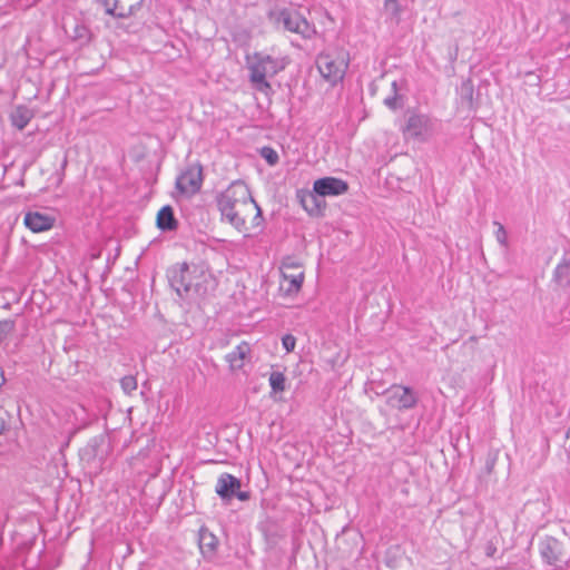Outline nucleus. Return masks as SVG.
<instances>
[{
  "mask_svg": "<svg viewBox=\"0 0 570 570\" xmlns=\"http://www.w3.org/2000/svg\"><path fill=\"white\" fill-rule=\"evenodd\" d=\"M281 273L283 277L281 289L287 295L298 293L304 282V271L301 263L287 258L282 263Z\"/></svg>",
  "mask_w": 570,
  "mask_h": 570,
  "instance_id": "6",
  "label": "nucleus"
},
{
  "mask_svg": "<svg viewBox=\"0 0 570 570\" xmlns=\"http://www.w3.org/2000/svg\"><path fill=\"white\" fill-rule=\"evenodd\" d=\"M570 271V266L568 264H560L558 265L556 269V276L558 278H561L562 276L567 275Z\"/></svg>",
  "mask_w": 570,
  "mask_h": 570,
  "instance_id": "28",
  "label": "nucleus"
},
{
  "mask_svg": "<svg viewBox=\"0 0 570 570\" xmlns=\"http://www.w3.org/2000/svg\"><path fill=\"white\" fill-rule=\"evenodd\" d=\"M495 552H497V547L492 542H489L485 547V554L488 557H493Z\"/></svg>",
  "mask_w": 570,
  "mask_h": 570,
  "instance_id": "30",
  "label": "nucleus"
},
{
  "mask_svg": "<svg viewBox=\"0 0 570 570\" xmlns=\"http://www.w3.org/2000/svg\"><path fill=\"white\" fill-rule=\"evenodd\" d=\"M282 344L285 351L289 353L295 348L296 338L292 334H286L282 338Z\"/></svg>",
  "mask_w": 570,
  "mask_h": 570,
  "instance_id": "27",
  "label": "nucleus"
},
{
  "mask_svg": "<svg viewBox=\"0 0 570 570\" xmlns=\"http://www.w3.org/2000/svg\"><path fill=\"white\" fill-rule=\"evenodd\" d=\"M569 541L563 534L561 538L546 537L541 542V554L550 564H558L564 561L568 554Z\"/></svg>",
  "mask_w": 570,
  "mask_h": 570,
  "instance_id": "7",
  "label": "nucleus"
},
{
  "mask_svg": "<svg viewBox=\"0 0 570 570\" xmlns=\"http://www.w3.org/2000/svg\"><path fill=\"white\" fill-rule=\"evenodd\" d=\"M157 227L161 230H174L177 227V220L170 206H164L157 214Z\"/></svg>",
  "mask_w": 570,
  "mask_h": 570,
  "instance_id": "17",
  "label": "nucleus"
},
{
  "mask_svg": "<svg viewBox=\"0 0 570 570\" xmlns=\"http://www.w3.org/2000/svg\"><path fill=\"white\" fill-rule=\"evenodd\" d=\"M108 14L117 18H127L135 13L144 0H100Z\"/></svg>",
  "mask_w": 570,
  "mask_h": 570,
  "instance_id": "13",
  "label": "nucleus"
},
{
  "mask_svg": "<svg viewBox=\"0 0 570 570\" xmlns=\"http://www.w3.org/2000/svg\"><path fill=\"white\" fill-rule=\"evenodd\" d=\"M72 38L78 40L81 45H86L90 41V30L81 24H77L73 30Z\"/></svg>",
  "mask_w": 570,
  "mask_h": 570,
  "instance_id": "22",
  "label": "nucleus"
},
{
  "mask_svg": "<svg viewBox=\"0 0 570 570\" xmlns=\"http://www.w3.org/2000/svg\"><path fill=\"white\" fill-rule=\"evenodd\" d=\"M386 404L393 409L407 410L415 406L417 399L412 389L402 385H392L385 391Z\"/></svg>",
  "mask_w": 570,
  "mask_h": 570,
  "instance_id": "9",
  "label": "nucleus"
},
{
  "mask_svg": "<svg viewBox=\"0 0 570 570\" xmlns=\"http://www.w3.org/2000/svg\"><path fill=\"white\" fill-rule=\"evenodd\" d=\"M217 206L222 217L245 236L262 227V209L243 181H234L222 191Z\"/></svg>",
  "mask_w": 570,
  "mask_h": 570,
  "instance_id": "1",
  "label": "nucleus"
},
{
  "mask_svg": "<svg viewBox=\"0 0 570 570\" xmlns=\"http://www.w3.org/2000/svg\"><path fill=\"white\" fill-rule=\"evenodd\" d=\"M314 191L322 197L344 195L348 184L336 177H323L314 181Z\"/></svg>",
  "mask_w": 570,
  "mask_h": 570,
  "instance_id": "12",
  "label": "nucleus"
},
{
  "mask_svg": "<svg viewBox=\"0 0 570 570\" xmlns=\"http://www.w3.org/2000/svg\"><path fill=\"white\" fill-rule=\"evenodd\" d=\"M250 353V346L246 342H242L236 348L227 354L226 361L228 362L232 370H239L244 366L246 357Z\"/></svg>",
  "mask_w": 570,
  "mask_h": 570,
  "instance_id": "16",
  "label": "nucleus"
},
{
  "mask_svg": "<svg viewBox=\"0 0 570 570\" xmlns=\"http://www.w3.org/2000/svg\"><path fill=\"white\" fill-rule=\"evenodd\" d=\"M397 100L399 96L395 94L393 97L386 98L384 104L391 109H396L399 107Z\"/></svg>",
  "mask_w": 570,
  "mask_h": 570,
  "instance_id": "29",
  "label": "nucleus"
},
{
  "mask_svg": "<svg viewBox=\"0 0 570 570\" xmlns=\"http://www.w3.org/2000/svg\"><path fill=\"white\" fill-rule=\"evenodd\" d=\"M16 328V324L11 320L0 321V342L6 340Z\"/></svg>",
  "mask_w": 570,
  "mask_h": 570,
  "instance_id": "23",
  "label": "nucleus"
},
{
  "mask_svg": "<svg viewBox=\"0 0 570 570\" xmlns=\"http://www.w3.org/2000/svg\"><path fill=\"white\" fill-rule=\"evenodd\" d=\"M261 155L269 165H275L278 161L277 153L271 147L262 148Z\"/></svg>",
  "mask_w": 570,
  "mask_h": 570,
  "instance_id": "25",
  "label": "nucleus"
},
{
  "mask_svg": "<svg viewBox=\"0 0 570 570\" xmlns=\"http://www.w3.org/2000/svg\"><path fill=\"white\" fill-rule=\"evenodd\" d=\"M195 272L196 268L191 271L187 263H181L177 267L173 268L170 274V283L178 295H181L183 292L188 293L191 289L194 286L193 274Z\"/></svg>",
  "mask_w": 570,
  "mask_h": 570,
  "instance_id": "11",
  "label": "nucleus"
},
{
  "mask_svg": "<svg viewBox=\"0 0 570 570\" xmlns=\"http://www.w3.org/2000/svg\"><path fill=\"white\" fill-rule=\"evenodd\" d=\"M3 383H4L3 372L0 368V386H2Z\"/></svg>",
  "mask_w": 570,
  "mask_h": 570,
  "instance_id": "31",
  "label": "nucleus"
},
{
  "mask_svg": "<svg viewBox=\"0 0 570 570\" xmlns=\"http://www.w3.org/2000/svg\"><path fill=\"white\" fill-rule=\"evenodd\" d=\"M53 217L39 212H29L24 216V225L33 233L48 230L53 226Z\"/></svg>",
  "mask_w": 570,
  "mask_h": 570,
  "instance_id": "15",
  "label": "nucleus"
},
{
  "mask_svg": "<svg viewBox=\"0 0 570 570\" xmlns=\"http://www.w3.org/2000/svg\"><path fill=\"white\" fill-rule=\"evenodd\" d=\"M218 546L217 538L206 528L199 530V548L204 554H214Z\"/></svg>",
  "mask_w": 570,
  "mask_h": 570,
  "instance_id": "18",
  "label": "nucleus"
},
{
  "mask_svg": "<svg viewBox=\"0 0 570 570\" xmlns=\"http://www.w3.org/2000/svg\"><path fill=\"white\" fill-rule=\"evenodd\" d=\"M269 385L273 393L284 392L286 389V377L283 372L274 371L269 375Z\"/></svg>",
  "mask_w": 570,
  "mask_h": 570,
  "instance_id": "20",
  "label": "nucleus"
},
{
  "mask_svg": "<svg viewBox=\"0 0 570 570\" xmlns=\"http://www.w3.org/2000/svg\"><path fill=\"white\" fill-rule=\"evenodd\" d=\"M321 195L316 194L313 190H298L297 198L303 208L311 215L315 217L323 216L324 210L326 208V204L321 199Z\"/></svg>",
  "mask_w": 570,
  "mask_h": 570,
  "instance_id": "14",
  "label": "nucleus"
},
{
  "mask_svg": "<svg viewBox=\"0 0 570 570\" xmlns=\"http://www.w3.org/2000/svg\"><path fill=\"white\" fill-rule=\"evenodd\" d=\"M32 117L33 114L29 108L24 106H19L12 111L10 118L12 125L17 129L22 130L29 124Z\"/></svg>",
  "mask_w": 570,
  "mask_h": 570,
  "instance_id": "19",
  "label": "nucleus"
},
{
  "mask_svg": "<svg viewBox=\"0 0 570 570\" xmlns=\"http://www.w3.org/2000/svg\"><path fill=\"white\" fill-rule=\"evenodd\" d=\"M240 481L236 476L229 473H223L216 484V493L223 500H230L233 497H237L240 501H247L249 493L240 491Z\"/></svg>",
  "mask_w": 570,
  "mask_h": 570,
  "instance_id": "10",
  "label": "nucleus"
},
{
  "mask_svg": "<svg viewBox=\"0 0 570 570\" xmlns=\"http://www.w3.org/2000/svg\"><path fill=\"white\" fill-rule=\"evenodd\" d=\"M120 385L126 394H131L137 389V380L132 375H127L120 380Z\"/></svg>",
  "mask_w": 570,
  "mask_h": 570,
  "instance_id": "24",
  "label": "nucleus"
},
{
  "mask_svg": "<svg viewBox=\"0 0 570 570\" xmlns=\"http://www.w3.org/2000/svg\"><path fill=\"white\" fill-rule=\"evenodd\" d=\"M316 67L322 79L331 87L341 82L350 63V56L343 48L327 49L316 57Z\"/></svg>",
  "mask_w": 570,
  "mask_h": 570,
  "instance_id": "2",
  "label": "nucleus"
},
{
  "mask_svg": "<svg viewBox=\"0 0 570 570\" xmlns=\"http://www.w3.org/2000/svg\"><path fill=\"white\" fill-rule=\"evenodd\" d=\"M248 69L253 87L261 92L268 94L272 87L267 78L274 77L284 69V63L269 55L255 52L248 58Z\"/></svg>",
  "mask_w": 570,
  "mask_h": 570,
  "instance_id": "3",
  "label": "nucleus"
},
{
  "mask_svg": "<svg viewBox=\"0 0 570 570\" xmlns=\"http://www.w3.org/2000/svg\"><path fill=\"white\" fill-rule=\"evenodd\" d=\"M498 229L495 232L497 240L504 247H508V233L501 223H495Z\"/></svg>",
  "mask_w": 570,
  "mask_h": 570,
  "instance_id": "26",
  "label": "nucleus"
},
{
  "mask_svg": "<svg viewBox=\"0 0 570 570\" xmlns=\"http://www.w3.org/2000/svg\"><path fill=\"white\" fill-rule=\"evenodd\" d=\"M383 8L391 18L400 20L402 8L399 0H384Z\"/></svg>",
  "mask_w": 570,
  "mask_h": 570,
  "instance_id": "21",
  "label": "nucleus"
},
{
  "mask_svg": "<svg viewBox=\"0 0 570 570\" xmlns=\"http://www.w3.org/2000/svg\"><path fill=\"white\" fill-rule=\"evenodd\" d=\"M203 184V167L199 164L187 167L176 179V188L179 193L191 196L196 194Z\"/></svg>",
  "mask_w": 570,
  "mask_h": 570,
  "instance_id": "8",
  "label": "nucleus"
},
{
  "mask_svg": "<svg viewBox=\"0 0 570 570\" xmlns=\"http://www.w3.org/2000/svg\"><path fill=\"white\" fill-rule=\"evenodd\" d=\"M271 17H275V21L286 31L299 35L304 39H312L316 35L315 27L297 10L284 8L276 13H271Z\"/></svg>",
  "mask_w": 570,
  "mask_h": 570,
  "instance_id": "4",
  "label": "nucleus"
},
{
  "mask_svg": "<svg viewBox=\"0 0 570 570\" xmlns=\"http://www.w3.org/2000/svg\"><path fill=\"white\" fill-rule=\"evenodd\" d=\"M434 132L433 120L423 114H411L402 128L405 140L425 142L431 139Z\"/></svg>",
  "mask_w": 570,
  "mask_h": 570,
  "instance_id": "5",
  "label": "nucleus"
}]
</instances>
